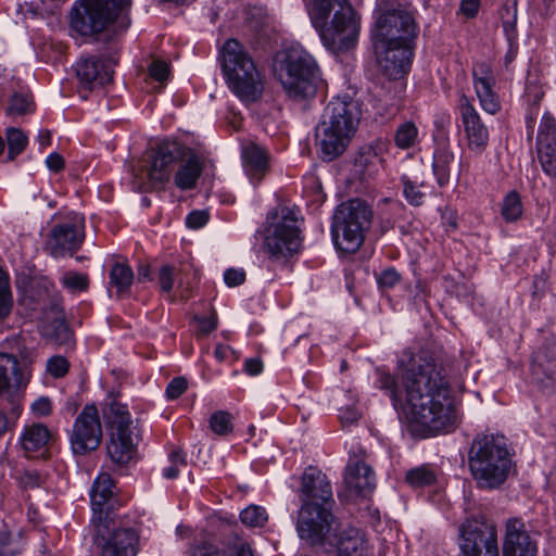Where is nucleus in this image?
I'll return each instance as SVG.
<instances>
[{
    "label": "nucleus",
    "instance_id": "obj_63",
    "mask_svg": "<svg viewBox=\"0 0 556 556\" xmlns=\"http://www.w3.org/2000/svg\"><path fill=\"white\" fill-rule=\"evenodd\" d=\"M229 556H254L253 552L248 543H239L236 544L231 551Z\"/></svg>",
    "mask_w": 556,
    "mask_h": 556
},
{
    "label": "nucleus",
    "instance_id": "obj_42",
    "mask_svg": "<svg viewBox=\"0 0 556 556\" xmlns=\"http://www.w3.org/2000/svg\"><path fill=\"white\" fill-rule=\"evenodd\" d=\"M13 298L8 275L0 269V320L5 319L12 312Z\"/></svg>",
    "mask_w": 556,
    "mask_h": 556
},
{
    "label": "nucleus",
    "instance_id": "obj_25",
    "mask_svg": "<svg viewBox=\"0 0 556 556\" xmlns=\"http://www.w3.org/2000/svg\"><path fill=\"white\" fill-rule=\"evenodd\" d=\"M344 483L351 492L365 496L376 488V475L364 459L351 456L345 467Z\"/></svg>",
    "mask_w": 556,
    "mask_h": 556
},
{
    "label": "nucleus",
    "instance_id": "obj_47",
    "mask_svg": "<svg viewBox=\"0 0 556 556\" xmlns=\"http://www.w3.org/2000/svg\"><path fill=\"white\" fill-rule=\"evenodd\" d=\"M46 369L53 378H62L70 370V362L64 356L54 355L48 359Z\"/></svg>",
    "mask_w": 556,
    "mask_h": 556
},
{
    "label": "nucleus",
    "instance_id": "obj_54",
    "mask_svg": "<svg viewBox=\"0 0 556 556\" xmlns=\"http://www.w3.org/2000/svg\"><path fill=\"white\" fill-rule=\"evenodd\" d=\"M224 281L230 288L241 286L245 281V271L242 268H228L224 273Z\"/></svg>",
    "mask_w": 556,
    "mask_h": 556
},
{
    "label": "nucleus",
    "instance_id": "obj_48",
    "mask_svg": "<svg viewBox=\"0 0 556 556\" xmlns=\"http://www.w3.org/2000/svg\"><path fill=\"white\" fill-rule=\"evenodd\" d=\"M148 71L153 80L164 84L169 77L170 67L169 63L155 59L149 65Z\"/></svg>",
    "mask_w": 556,
    "mask_h": 556
},
{
    "label": "nucleus",
    "instance_id": "obj_11",
    "mask_svg": "<svg viewBox=\"0 0 556 556\" xmlns=\"http://www.w3.org/2000/svg\"><path fill=\"white\" fill-rule=\"evenodd\" d=\"M102 415L110 429L108 455L116 465H126L134 458L139 439L134 431L131 415L127 406L113 395L105 400Z\"/></svg>",
    "mask_w": 556,
    "mask_h": 556
},
{
    "label": "nucleus",
    "instance_id": "obj_64",
    "mask_svg": "<svg viewBox=\"0 0 556 556\" xmlns=\"http://www.w3.org/2000/svg\"><path fill=\"white\" fill-rule=\"evenodd\" d=\"M233 351L228 345L218 344L214 350V355L218 361H225L232 355Z\"/></svg>",
    "mask_w": 556,
    "mask_h": 556
},
{
    "label": "nucleus",
    "instance_id": "obj_34",
    "mask_svg": "<svg viewBox=\"0 0 556 556\" xmlns=\"http://www.w3.org/2000/svg\"><path fill=\"white\" fill-rule=\"evenodd\" d=\"M523 213V205L520 194L511 190L503 199L501 204V215L506 223L518 222Z\"/></svg>",
    "mask_w": 556,
    "mask_h": 556
},
{
    "label": "nucleus",
    "instance_id": "obj_14",
    "mask_svg": "<svg viewBox=\"0 0 556 556\" xmlns=\"http://www.w3.org/2000/svg\"><path fill=\"white\" fill-rule=\"evenodd\" d=\"M174 169V141L156 142L131 168L132 189L143 191L157 188L167 181Z\"/></svg>",
    "mask_w": 556,
    "mask_h": 556
},
{
    "label": "nucleus",
    "instance_id": "obj_61",
    "mask_svg": "<svg viewBox=\"0 0 556 556\" xmlns=\"http://www.w3.org/2000/svg\"><path fill=\"white\" fill-rule=\"evenodd\" d=\"M263 368V362L258 357L248 358L244 362V370L251 376L261 374Z\"/></svg>",
    "mask_w": 556,
    "mask_h": 556
},
{
    "label": "nucleus",
    "instance_id": "obj_22",
    "mask_svg": "<svg viewBox=\"0 0 556 556\" xmlns=\"http://www.w3.org/2000/svg\"><path fill=\"white\" fill-rule=\"evenodd\" d=\"M301 503L311 502L319 505H332L333 492L328 477L316 467H307L302 475Z\"/></svg>",
    "mask_w": 556,
    "mask_h": 556
},
{
    "label": "nucleus",
    "instance_id": "obj_32",
    "mask_svg": "<svg viewBox=\"0 0 556 556\" xmlns=\"http://www.w3.org/2000/svg\"><path fill=\"white\" fill-rule=\"evenodd\" d=\"M400 381H402L403 368L399 364ZM376 384L379 389L388 392L395 408L404 406V388L402 382H397L393 376L388 372L377 370Z\"/></svg>",
    "mask_w": 556,
    "mask_h": 556
},
{
    "label": "nucleus",
    "instance_id": "obj_2",
    "mask_svg": "<svg viewBox=\"0 0 556 556\" xmlns=\"http://www.w3.org/2000/svg\"><path fill=\"white\" fill-rule=\"evenodd\" d=\"M92 508L91 525L93 543L100 548V556H136L139 544V529L136 522L126 520L114 511L118 505L112 477L101 472L90 490Z\"/></svg>",
    "mask_w": 556,
    "mask_h": 556
},
{
    "label": "nucleus",
    "instance_id": "obj_55",
    "mask_svg": "<svg viewBox=\"0 0 556 556\" xmlns=\"http://www.w3.org/2000/svg\"><path fill=\"white\" fill-rule=\"evenodd\" d=\"M16 549L9 531L0 530V556H14Z\"/></svg>",
    "mask_w": 556,
    "mask_h": 556
},
{
    "label": "nucleus",
    "instance_id": "obj_18",
    "mask_svg": "<svg viewBox=\"0 0 556 556\" xmlns=\"http://www.w3.org/2000/svg\"><path fill=\"white\" fill-rule=\"evenodd\" d=\"M538 542L520 518H508L504 523L501 556H538Z\"/></svg>",
    "mask_w": 556,
    "mask_h": 556
},
{
    "label": "nucleus",
    "instance_id": "obj_6",
    "mask_svg": "<svg viewBox=\"0 0 556 556\" xmlns=\"http://www.w3.org/2000/svg\"><path fill=\"white\" fill-rule=\"evenodd\" d=\"M511 457L506 439L498 433H480L475 437L468 452V466L476 485L495 490L507 480Z\"/></svg>",
    "mask_w": 556,
    "mask_h": 556
},
{
    "label": "nucleus",
    "instance_id": "obj_9",
    "mask_svg": "<svg viewBox=\"0 0 556 556\" xmlns=\"http://www.w3.org/2000/svg\"><path fill=\"white\" fill-rule=\"evenodd\" d=\"M132 0H77L71 12V26L81 36H91L110 25L125 30L130 25Z\"/></svg>",
    "mask_w": 556,
    "mask_h": 556
},
{
    "label": "nucleus",
    "instance_id": "obj_51",
    "mask_svg": "<svg viewBox=\"0 0 556 556\" xmlns=\"http://www.w3.org/2000/svg\"><path fill=\"white\" fill-rule=\"evenodd\" d=\"M501 18L505 31L508 34L509 30H514L517 23V4H505L501 10Z\"/></svg>",
    "mask_w": 556,
    "mask_h": 556
},
{
    "label": "nucleus",
    "instance_id": "obj_30",
    "mask_svg": "<svg viewBox=\"0 0 556 556\" xmlns=\"http://www.w3.org/2000/svg\"><path fill=\"white\" fill-rule=\"evenodd\" d=\"M50 438L51 433L45 425L31 424L24 428L20 441L24 452L29 456L30 453L45 447Z\"/></svg>",
    "mask_w": 556,
    "mask_h": 556
},
{
    "label": "nucleus",
    "instance_id": "obj_27",
    "mask_svg": "<svg viewBox=\"0 0 556 556\" xmlns=\"http://www.w3.org/2000/svg\"><path fill=\"white\" fill-rule=\"evenodd\" d=\"M328 545L336 547L337 556H368V542L354 527H342Z\"/></svg>",
    "mask_w": 556,
    "mask_h": 556
},
{
    "label": "nucleus",
    "instance_id": "obj_24",
    "mask_svg": "<svg viewBox=\"0 0 556 556\" xmlns=\"http://www.w3.org/2000/svg\"><path fill=\"white\" fill-rule=\"evenodd\" d=\"M179 166L176 169V187L182 190L193 189L203 170L201 156L192 149L176 142V160Z\"/></svg>",
    "mask_w": 556,
    "mask_h": 556
},
{
    "label": "nucleus",
    "instance_id": "obj_46",
    "mask_svg": "<svg viewBox=\"0 0 556 556\" xmlns=\"http://www.w3.org/2000/svg\"><path fill=\"white\" fill-rule=\"evenodd\" d=\"M218 325L216 313L208 316H195L193 318V326L198 338L207 337L211 332L215 331Z\"/></svg>",
    "mask_w": 556,
    "mask_h": 556
},
{
    "label": "nucleus",
    "instance_id": "obj_28",
    "mask_svg": "<svg viewBox=\"0 0 556 556\" xmlns=\"http://www.w3.org/2000/svg\"><path fill=\"white\" fill-rule=\"evenodd\" d=\"M243 166L253 184H258L268 170L267 152L254 144H248L242 151Z\"/></svg>",
    "mask_w": 556,
    "mask_h": 556
},
{
    "label": "nucleus",
    "instance_id": "obj_16",
    "mask_svg": "<svg viewBox=\"0 0 556 556\" xmlns=\"http://www.w3.org/2000/svg\"><path fill=\"white\" fill-rule=\"evenodd\" d=\"M85 239V217L73 213L55 224L45 243V250L53 257H62L78 251Z\"/></svg>",
    "mask_w": 556,
    "mask_h": 556
},
{
    "label": "nucleus",
    "instance_id": "obj_37",
    "mask_svg": "<svg viewBox=\"0 0 556 556\" xmlns=\"http://www.w3.org/2000/svg\"><path fill=\"white\" fill-rule=\"evenodd\" d=\"M405 480L413 488H425L435 482L437 473L429 465H421L408 470Z\"/></svg>",
    "mask_w": 556,
    "mask_h": 556
},
{
    "label": "nucleus",
    "instance_id": "obj_39",
    "mask_svg": "<svg viewBox=\"0 0 556 556\" xmlns=\"http://www.w3.org/2000/svg\"><path fill=\"white\" fill-rule=\"evenodd\" d=\"M418 138V128L413 122L401 124L394 135L395 144L401 149L412 148Z\"/></svg>",
    "mask_w": 556,
    "mask_h": 556
},
{
    "label": "nucleus",
    "instance_id": "obj_45",
    "mask_svg": "<svg viewBox=\"0 0 556 556\" xmlns=\"http://www.w3.org/2000/svg\"><path fill=\"white\" fill-rule=\"evenodd\" d=\"M7 140L9 146L8 157L10 160H14L16 155L22 153L27 144V137L17 128L8 129Z\"/></svg>",
    "mask_w": 556,
    "mask_h": 556
},
{
    "label": "nucleus",
    "instance_id": "obj_56",
    "mask_svg": "<svg viewBox=\"0 0 556 556\" xmlns=\"http://www.w3.org/2000/svg\"><path fill=\"white\" fill-rule=\"evenodd\" d=\"M21 483L24 488L35 489L43 483V478L36 470H26L21 477Z\"/></svg>",
    "mask_w": 556,
    "mask_h": 556
},
{
    "label": "nucleus",
    "instance_id": "obj_44",
    "mask_svg": "<svg viewBox=\"0 0 556 556\" xmlns=\"http://www.w3.org/2000/svg\"><path fill=\"white\" fill-rule=\"evenodd\" d=\"M180 273L181 277L179 279V288L181 290L179 295L181 299H188L199 281V273L191 265H185L180 269Z\"/></svg>",
    "mask_w": 556,
    "mask_h": 556
},
{
    "label": "nucleus",
    "instance_id": "obj_5",
    "mask_svg": "<svg viewBox=\"0 0 556 556\" xmlns=\"http://www.w3.org/2000/svg\"><path fill=\"white\" fill-rule=\"evenodd\" d=\"M359 119V104L351 97H336L328 102L315 134L323 160L332 161L344 152Z\"/></svg>",
    "mask_w": 556,
    "mask_h": 556
},
{
    "label": "nucleus",
    "instance_id": "obj_1",
    "mask_svg": "<svg viewBox=\"0 0 556 556\" xmlns=\"http://www.w3.org/2000/svg\"><path fill=\"white\" fill-rule=\"evenodd\" d=\"M400 365L403 368L404 404L412 421L429 435L451 431L457 414L443 368L427 352L405 351Z\"/></svg>",
    "mask_w": 556,
    "mask_h": 556
},
{
    "label": "nucleus",
    "instance_id": "obj_8",
    "mask_svg": "<svg viewBox=\"0 0 556 556\" xmlns=\"http://www.w3.org/2000/svg\"><path fill=\"white\" fill-rule=\"evenodd\" d=\"M223 72L229 89L245 104L261 99L264 79L253 59L236 39H228L220 52Z\"/></svg>",
    "mask_w": 556,
    "mask_h": 556
},
{
    "label": "nucleus",
    "instance_id": "obj_26",
    "mask_svg": "<svg viewBox=\"0 0 556 556\" xmlns=\"http://www.w3.org/2000/svg\"><path fill=\"white\" fill-rule=\"evenodd\" d=\"M30 378L27 369H22L14 355L0 353V395L4 392L15 393L25 387Z\"/></svg>",
    "mask_w": 556,
    "mask_h": 556
},
{
    "label": "nucleus",
    "instance_id": "obj_12",
    "mask_svg": "<svg viewBox=\"0 0 556 556\" xmlns=\"http://www.w3.org/2000/svg\"><path fill=\"white\" fill-rule=\"evenodd\" d=\"M372 212L361 199H352L340 204L334 213L331 233L338 250L354 253L364 242L369 229Z\"/></svg>",
    "mask_w": 556,
    "mask_h": 556
},
{
    "label": "nucleus",
    "instance_id": "obj_53",
    "mask_svg": "<svg viewBox=\"0 0 556 556\" xmlns=\"http://www.w3.org/2000/svg\"><path fill=\"white\" fill-rule=\"evenodd\" d=\"M210 214L206 211H192L186 217V226L189 229H200L207 224Z\"/></svg>",
    "mask_w": 556,
    "mask_h": 556
},
{
    "label": "nucleus",
    "instance_id": "obj_62",
    "mask_svg": "<svg viewBox=\"0 0 556 556\" xmlns=\"http://www.w3.org/2000/svg\"><path fill=\"white\" fill-rule=\"evenodd\" d=\"M48 168L54 173L60 172L64 167V160L58 153H51L46 159Z\"/></svg>",
    "mask_w": 556,
    "mask_h": 556
},
{
    "label": "nucleus",
    "instance_id": "obj_57",
    "mask_svg": "<svg viewBox=\"0 0 556 556\" xmlns=\"http://www.w3.org/2000/svg\"><path fill=\"white\" fill-rule=\"evenodd\" d=\"M191 556H225V553L213 543H203L194 548Z\"/></svg>",
    "mask_w": 556,
    "mask_h": 556
},
{
    "label": "nucleus",
    "instance_id": "obj_38",
    "mask_svg": "<svg viewBox=\"0 0 556 556\" xmlns=\"http://www.w3.org/2000/svg\"><path fill=\"white\" fill-rule=\"evenodd\" d=\"M45 333L59 345H71L73 342V334L63 319H55L46 327Z\"/></svg>",
    "mask_w": 556,
    "mask_h": 556
},
{
    "label": "nucleus",
    "instance_id": "obj_50",
    "mask_svg": "<svg viewBox=\"0 0 556 556\" xmlns=\"http://www.w3.org/2000/svg\"><path fill=\"white\" fill-rule=\"evenodd\" d=\"M30 106V99L27 94L14 93L11 98L8 112L10 114L22 115L25 114Z\"/></svg>",
    "mask_w": 556,
    "mask_h": 556
},
{
    "label": "nucleus",
    "instance_id": "obj_52",
    "mask_svg": "<svg viewBox=\"0 0 556 556\" xmlns=\"http://www.w3.org/2000/svg\"><path fill=\"white\" fill-rule=\"evenodd\" d=\"M400 280H401V275L393 267H389V268L382 270L377 276V282L380 288L391 289V288L395 287L400 282Z\"/></svg>",
    "mask_w": 556,
    "mask_h": 556
},
{
    "label": "nucleus",
    "instance_id": "obj_49",
    "mask_svg": "<svg viewBox=\"0 0 556 556\" xmlns=\"http://www.w3.org/2000/svg\"><path fill=\"white\" fill-rule=\"evenodd\" d=\"M174 282V270L170 264H164L159 269V285L161 290L167 294L169 300L173 299L172 288Z\"/></svg>",
    "mask_w": 556,
    "mask_h": 556
},
{
    "label": "nucleus",
    "instance_id": "obj_13",
    "mask_svg": "<svg viewBox=\"0 0 556 556\" xmlns=\"http://www.w3.org/2000/svg\"><path fill=\"white\" fill-rule=\"evenodd\" d=\"M458 544L463 556H501L496 523L481 511L470 513L462 521Z\"/></svg>",
    "mask_w": 556,
    "mask_h": 556
},
{
    "label": "nucleus",
    "instance_id": "obj_21",
    "mask_svg": "<svg viewBox=\"0 0 556 556\" xmlns=\"http://www.w3.org/2000/svg\"><path fill=\"white\" fill-rule=\"evenodd\" d=\"M472 81L482 110L492 115L496 114L501 110V102L495 91L496 79L491 65L486 62L475 63Z\"/></svg>",
    "mask_w": 556,
    "mask_h": 556
},
{
    "label": "nucleus",
    "instance_id": "obj_15",
    "mask_svg": "<svg viewBox=\"0 0 556 556\" xmlns=\"http://www.w3.org/2000/svg\"><path fill=\"white\" fill-rule=\"evenodd\" d=\"M343 526L337 525L331 505L303 502L298 511L296 531L312 546L329 544Z\"/></svg>",
    "mask_w": 556,
    "mask_h": 556
},
{
    "label": "nucleus",
    "instance_id": "obj_35",
    "mask_svg": "<svg viewBox=\"0 0 556 556\" xmlns=\"http://www.w3.org/2000/svg\"><path fill=\"white\" fill-rule=\"evenodd\" d=\"M134 280V271L125 263H115L110 270V283L116 288L118 293L129 290Z\"/></svg>",
    "mask_w": 556,
    "mask_h": 556
},
{
    "label": "nucleus",
    "instance_id": "obj_60",
    "mask_svg": "<svg viewBox=\"0 0 556 556\" xmlns=\"http://www.w3.org/2000/svg\"><path fill=\"white\" fill-rule=\"evenodd\" d=\"M359 413L352 407H348L341 410L339 418L343 426H349L355 424L359 419Z\"/></svg>",
    "mask_w": 556,
    "mask_h": 556
},
{
    "label": "nucleus",
    "instance_id": "obj_40",
    "mask_svg": "<svg viewBox=\"0 0 556 556\" xmlns=\"http://www.w3.org/2000/svg\"><path fill=\"white\" fill-rule=\"evenodd\" d=\"M240 520L251 528L263 527L268 520L266 509L258 505H250L240 513Z\"/></svg>",
    "mask_w": 556,
    "mask_h": 556
},
{
    "label": "nucleus",
    "instance_id": "obj_31",
    "mask_svg": "<svg viewBox=\"0 0 556 556\" xmlns=\"http://www.w3.org/2000/svg\"><path fill=\"white\" fill-rule=\"evenodd\" d=\"M454 163V153L447 143L437 146L433 153L432 170L439 186L443 187L448 184L451 168Z\"/></svg>",
    "mask_w": 556,
    "mask_h": 556
},
{
    "label": "nucleus",
    "instance_id": "obj_20",
    "mask_svg": "<svg viewBox=\"0 0 556 556\" xmlns=\"http://www.w3.org/2000/svg\"><path fill=\"white\" fill-rule=\"evenodd\" d=\"M536 154L543 172L556 178V119L546 112L536 135Z\"/></svg>",
    "mask_w": 556,
    "mask_h": 556
},
{
    "label": "nucleus",
    "instance_id": "obj_58",
    "mask_svg": "<svg viewBox=\"0 0 556 556\" xmlns=\"http://www.w3.org/2000/svg\"><path fill=\"white\" fill-rule=\"evenodd\" d=\"M51 408V401L48 397H39L31 404V412L39 417L48 416Z\"/></svg>",
    "mask_w": 556,
    "mask_h": 556
},
{
    "label": "nucleus",
    "instance_id": "obj_41",
    "mask_svg": "<svg viewBox=\"0 0 556 556\" xmlns=\"http://www.w3.org/2000/svg\"><path fill=\"white\" fill-rule=\"evenodd\" d=\"M401 182L403 186V195L410 205L419 206L425 202L426 193L421 190L424 187L422 184L417 185L405 175L401 177Z\"/></svg>",
    "mask_w": 556,
    "mask_h": 556
},
{
    "label": "nucleus",
    "instance_id": "obj_36",
    "mask_svg": "<svg viewBox=\"0 0 556 556\" xmlns=\"http://www.w3.org/2000/svg\"><path fill=\"white\" fill-rule=\"evenodd\" d=\"M210 430L218 437H228L233 432V416L227 410H215L208 417Z\"/></svg>",
    "mask_w": 556,
    "mask_h": 556
},
{
    "label": "nucleus",
    "instance_id": "obj_19",
    "mask_svg": "<svg viewBox=\"0 0 556 556\" xmlns=\"http://www.w3.org/2000/svg\"><path fill=\"white\" fill-rule=\"evenodd\" d=\"M459 114L468 149L476 154H482L489 144V128L466 97L460 100Z\"/></svg>",
    "mask_w": 556,
    "mask_h": 556
},
{
    "label": "nucleus",
    "instance_id": "obj_4",
    "mask_svg": "<svg viewBox=\"0 0 556 556\" xmlns=\"http://www.w3.org/2000/svg\"><path fill=\"white\" fill-rule=\"evenodd\" d=\"M307 11L328 50L337 53L355 45L359 24L349 0H312Z\"/></svg>",
    "mask_w": 556,
    "mask_h": 556
},
{
    "label": "nucleus",
    "instance_id": "obj_43",
    "mask_svg": "<svg viewBox=\"0 0 556 556\" xmlns=\"http://www.w3.org/2000/svg\"><path fill=\"white\" fill-rule=\"evenodd\" d=\"M61 283L72 293L86 291L89 287V277L86 274L68 270L63 274Z\"/></svg>",
    "mask_w": 556,
    "mask_h": 556
},
{
    "label": "nucleus",
    "instance_id": "obj_59",
    "mask_svg": "<svg viewBox=\"0 0 556 556\" xmlns=\"http://www.w3.org/2000/svg\"><path fill=\"white\" fill-rule=\"evenodd\" d=\"M479 7L480 0H462L459 10L465 16L471 18L477 15Z\"/></svg>",
    "mask_w": 556,
    "mask_h": 556
},
{
    "label": "nucleus",
    "instance_id": "obj_10",
    "mask_svg": "<svg viewBox=\"0 0 556 556\" xmlns=\"http://www.w3.org/2000/svg\"><path fill=\"white\" fill-rule=\"evenodd\" d=\"M303 217L295 205L279 204L267 215L264 247L275 261L287 260L302 247Z\"/></svg>",
    "mask_w": 556,
    "mask_h": 556
},
{
    "label": "nucleus",
    "instance_id": "obj_7",
    "mask_svg": "<svg viewBox=\"0 0 556 556\" xmlns=\"http://www.w3.org/2000/svg\"><path fill=\"white\" fill-rule=\"evenodd\" d=\"M277 77L288 97L305 100L315 97L324 87L320 68L302 47H290L277 55Z\"/></svg>",
    "mask_w": 556,
    "mask_h": 556
},
{
    "label": "nucleus",
    "instance_id": "obj_3",
    "mask_svg": "<svg viewBox=\"0 0 556 556\" xmlns=\"http://www.w3.org/2000/svg\"><path fill=\"white\" fill-rule=\"evenodd\" d=\"M417 28L412 14L401 9L384 8L371 33L380 70L390 79L406 75L413 61Z\"/></svg>",
    "mask_w": 556,
    "mask_h": 556
},
{
    "label": "nucleus",
    "instance_id": "obj_23",
    "mask_svg": "<svg viewBox=\"0 0 556 556\" xmlns=\"http://www.w3.org/2000/svg\"><path fill=\"white\" fill-rule=\"evenodd\" d=\"M75 72L80 85L88 90L104 86L113 78L112 65L92 55L81 58L75 66Z\"/></svg>",
    "mask_w": 556,
    "mask_h": 556
},
{
    "label": "nucleus",
    "instance_id": "obj_33",
    "mask_svg": "<svg viewBox=\"0 0 556 556\" xmlns=\"http://www.w3.org/2000/svg\"><path fill=\"white\" fill-rule=\"evenodd\" d=\"M382 164V157L377 147L365 144L359 148L355 159V165L363 169L367 176H374L378 173Z\"/></svg>",
    "mask_w": 556,
    "mask_h": 556
},
{
    "label": "nucleus",
    "instance_id": "obj_17",
    "mask_svg": "<svg viewBox=\"0 0 556 556\" xmlns=\"http://www.w3.org/2000/svg\"><path fill=\"white\" fill-rule=\"evenodd\" d=\"M102 440V425L94 404L84 406L70 432V444L75 455L96 451Z\"/></svg>",
    "mask_w": 556,
    "mask_h": 556
},
{
    "label": "nucleus",
    "instance_id": "obj_29",
    "mask_svg": "<svg viewBox=\"0 0 556 556\" xmlns=\"http://www.w3.org/2000/svg\"><path fill=\"white\" fill-rule=\"evenodd\" d=\"M532 375L542 382L544 378L556 380V343L540 348L532 358Z\"/></svg>",
    "mask_w": 556,
    "mask_h": 556
}]
</instances>
